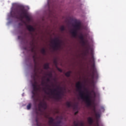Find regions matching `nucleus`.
Wrapping results in <instances>:
<instances>
[{
    "instance_id": "nucleus-1",
    "label": "nucleus",
    "mask_w": 126,
    "mask_h": 126,
    "mask_svg": "<svg viewBox=\"0 0 126 126\" xmlns=\"http://www.w3.org/2000/svg\"><path fill=\"white\" fill-rule=\"evenodd\" d=\"M11 16L12 17H15L17 19L22 20L25 18L28 21H30V17L28 16L27 10L25 7L22 5L15 4L12 7V10L11 11Z\"/></svg>"
},
{
    "instance_id": "nucleus-2",
    "label": "nucleus",
    "mask_w": 126,
    "mask_h": 126,
    "mask_svg": "<svg viewBox=\"0 0 126 126\" xmlns=\"http://www.w3.org/2000/svg\"><path fill=\"white\" fill-rule=\"evenodd\" d=\"M76 87L78 89V91L79 92V95L82 100L86 102L88 106H91V99H90V95L88 94H85V93L82 91L83 88V85L80 82H78L76 84Z\"/></svg>"
},
{
    "instance_id": "nucleus-3",
    "label": "nucleus",
    "mask_w": 126,
    "mask_h": 126,
    "mask_svg": "<svg viewBox=\"0 0 126 126\" xmlns=\"http://www.w3.org/2000/svg\"><path fill=\"white\" fill-rule=\"evenodd\" d=\"M34 74L32 75V78L33 79L34 82L32 83V98H35L36 96V94H37V92L40 90V87H38L37 84L38 83L36 81V77L37 76V72L36 71V65H35V67L33 70Z\"/></svg>"
},
{
    "instance_id": "nucleus-4",
    "label": "nucleus",
    "mask_w": 126,
    "mask_h": 126,
    "mask_svg": "<svg viewBox=\"0 0 126 126\" xmlns=\"http://www.w3.org/2000/svg\"><path fill=\"white\" fill-rule=\"evenodd\" d=\"M41 86H45V87L42 88V91L45 92V93H47V90L50 91V93L51 95H56L57 99H61L62 98V92H58V90L56 89H51L50 88H47L49 86V85L47 84V83L42 81L41 82ZM55 92H57V93L55 94Z\"/></svg>"
},
{
    "instance_id": "nucleus-5",
    "label": "nucleus",
    "mask_w": 126,
    "mask_h": 126,
    "mask_svg": "<svg viewBox=\"0 0 126 126\" xmlns=\"http://www.w3.org/2000/svg\"><path fill=\"white\" fill-rule=\"evenodd\" d=\"M91 62L93 63L92 65V74L91 75V77L92 80H94V78L97 79L99 77V74H98V71H97V68L95 66V61L94 60V56H92L91 58Z\"/></svg>"
},
{
    "instance_id": "nucleus-6",
    "label": "nucleus",
    "mask_w": 126,
    "mask_h": 126,
    "mask_svg": "<svg viewBox=\"0 0 126 126\" xmlns=\"http://www.w3.org/2000/svg\"><path fill=\"white\" fill-rule=\"evenodd\" d=\"M47 108V102L41 101L38 104V111L39 112H42V108L44 110H46Z\"/></svg>"
},
{
    "instance_id": "nucleus-7",
    "label": "nucleus",
    "mask_w": 126,
    "mask_h": 126,
    "mask_svg": "<svg viewBox=\"0 0 126 126\" xmlns=\"http://www.w3.org/2000/svg\"><path fill=\"white\" fill-rule=\"evenodd\" d=\"M54 43L53 49L54 50H59L61 48V42H53Z\"/></svg>"
},
{
    "instance_id": "nucleus-8",
    "label": "nucleus",
    "mask_w": 126,
    "mask_h": 126,
    "mask_svg": "<svg viewBox=\"0 0 126 126\" xmlns=\"http://www.w3.org/2000/svg\"><path fill=\"white\" fill-rule=\"evenodd\" d=\"M75 30H80V28H81V25L80 24V23L77 22L76 23V24L74 25Z\"/></svg>"
},
{
    "instance_id": "nucleus-9",
    "label": "nucleus",
    "mask_w": 126,
    "mask_h": 126,
    "mask_svg": "<svg viewBox=\"0 0 126 126\" xmlns=\"http://www.w3.org/2000/svg\"><path fill=\"white\" fill-rule=\"evenodd\" d=\"M27 28L30 32H33V31H35V29L32 27L31 25H29L27 27Z\"/></svg>"
},
{
    "instance_id": "nucleus-10",
    "label": "nucleus",
    "mask_w": 126,
    "mask_h": 126,
    "mask_svg": "<svg viewBox=\"0 0 126 126\" xmlns=\"http://www.w3.org/2000/svg\"><path fill=\"white\" fill-rule=\"evenodd\" d=\"M94 113L95 115V118L97 120V126H99V123H98V120L100 118V114L96 113V111L94 110Z\"/></svg>"
},
{
    "instance_id": "nucleus-11",
    "label": "nucleus",
    "mask_w": 126,
    "mask_h": 126,
    "mask_svg": "<svg viewBox=\"0 0 126 126\" xmlns=\"http://www.w3.org/2000/svg\"><path fill=\"white\" fill-rule=\"evenodd\" d=\"M77 30H73V31L71 32L72 35L73 37H76L77 36Z\"/></svg>"
},
{
    "instance_id": "nucleus-12",
    "label": "nucleus",
    "mask_w": 126,
    "mask_h": 126,
    "mask_svg": "<svg viewBox=\"0 0 126 126\" xmlns=\"http://www.w3.org/2000/svg\"><path fill=\"white\" fill-rule=\"evenodd\" d=\"M49 120L48 122L49 124L50 125H53V124H54V119L52 117H49Z\"/></svg>"
},
{
    "instance_id": "nucleus-13",
    "label": "nucleus",
    "mask_w": 126,
    "mask_h": 126,
    "mask_svg": "<svg viewBox=\"0 0 126 126\" xmlns=\"http://www.w3.org/2000/svg\"><path fill=\"white\" fill-rule=\"evenodd\" d=\"M88 122L90 125H92L93 124V119L91 117H89L88 118Z\"/></svg>"
},
{
    "instance_id": "nucleus-14",
    "label": "nucleus",
    "mask_w": 126,
    "mask_h": 126,
    "mask_svg": "<svg viewBox=\"0 0 126 126\" xmlns=\"http://www.w3.org/2000/svg\"><path fill=\"white\" fill-rule=\"evenodd\" d=\"M53 42H58V43H61V41L59 38H56L55 39L51 41V43L53 44Z\"/></svg>"
},
{
    "instance_id": "nucleus-15",
    "label": "nucleus",
    "mask_w": 126,
    "mask_h": 126,
    "mask_svg": "<svg viewBox=\"0 0 126 126\" xmlns=\"http://www.w3.org/2000/svg\"><path fill=\"white\" fill-rule=\"evenodd\" d=\"M50 66L49 65V63H46L45 64H44V69H49Z\"/></svg>"
},
{
    "instance_id": "nucleus-16",
    "label": "nucleus",
    "mask_w": 126,
    "mask_h": 126,
    "mask_svg": "<svg viewBox=\"0 0 126 126\" xmlns=\"http://www.w3.org/2000/svg\"><path fill=\"white\" fill-rule=\"evenodd\" d=\"M72 107L74 109V110H76V109H77L78 107V104L77 103H75L74 104H72Z\"/></svg>"
},
{
    "instance_id": "nucleus-17",
    "label": "nucleus",
    "mask_w": 126,
    "mask_h": 126,
    "mask_svg": "<svg viewBox=\"0 0 126 126\" xmlns=\"http://www.w3.org/2000/svg\"><path fill=\"white\" fill-rule=\"evenodd\" d=\"M66 105L67 107H68V108H70V107H72V104H71V103H70V102H66Z\"/></svg>"
},
{
    "instance_id": "nucleus-18",
    "label": "nucleus",
    "mask_w": 126,
    "mask_h": 126,
    "mask_svg": "<svg viewBox=\"0 0 126 126\" xmlns=\"http://www.w3.org/2000/svg\"><path fill=\"white\" fill-rule=\"evenodd\" d=\"M81 126H83V123H80ZM79 124L78 123H76V122L74 121V126H78Z\"/></svg>"
},
{
    "instance_id": "nucleus-19",
    "label": "nucleus",
    "mask_w": 126,
    "mask_h": 126,
    "mask_svg": "<svg viewBox=\"0 0 126 126\" xmlns=\"http://www.w3.org/2000/svg\"><path fill=\"white\" fill-rule=\"evenodd\" d=\"M41 53L42 55H46V49H45V48H42L41 50Z\"/></svg>"
},
{
    "instance_id": "nucleus-20",
    "label": "nucleus",
    "mask_w": 126,
    "mask_h": 126,
    "mask_svg": "<svg viewBox=\"0 0 126 126\" xmlns=\"http://www.w3.org/2000/svg\"><path fill=\"white\" fill-rule=\"evenodd\" d=\"M70 73H71V71H68V72L65 73V75L67 77H69V76H70Z\"/></svg>"
},
{
    "instance_id": "nucleus-21",
    "label": "nucleus",
    "mask_w": 126,
    "mask_h": 126,
    "mask_svg": "<svg viewBox=\"0 0 126 126\" xmlns=\"http://www.w3.org/2000/svg\"><path fill=\"white\" fill-rule=\"evenodd\" d=\"M79 38L81 41H83V40H84V36H83V35L81 34L79 36Z\"/></svg>"
},
{
    "instance_id": "nucleus-22",
    "label": "nucleus",
    "mask_w": 126,
    "mask_h": 126,
    "mask_svg": "<svg viewBox=\"0 0 126 126\" xmlns=\"http://www.w3.org/2000/svg\"><path fill=\"white\" fill-rule=\"evenodd\" d=\"M27 110H30L31 109V103H29L27 106Z\"/></svg>"
},
{
    "instance_id": "nucleus-23",
    "label": "nucleus",
    "mask_w": 126,
    "mask_h": 126,
    "mask_svg": "<svg viewBox=\"0 0 126 126\" xmlns=\"http://www.w3.org/2000/svg\"><path fill=\"white\" fill-rule=\"evenodd\" d=\"M35 122H36V125L37 126H39V120H38V118H36V119H35Z\"/></svg>"
},
{
    "instance_id": "nucleus-24",
    "label": "nucleus",
    "mask_w": 126,
    "mask_h": 126,
    "mask_svg": "<svg viewBox=\"0 0 126 126\" xmlns=\"http://www.w3.org/2000/svg\"><path fill=\"white\" fill-rule=\"evenodd\" d=\"M61 31H64V26H62L60 28Z\"/></svg>"
},
{
    "instance_id": "nucleus-25",
    "label": "nucleus",
    "mask_w": 126,
    "mask_h": 126,
    "mask_svg": "<svg viewBox=\"0 0 126 126\" xmlns=\"http://www.w3.org/2000/svg\"><path fill=\"white\" fill-rule=\"evenodd\" d=\"M47 75L49 76V77H52V76H53V74H52V73H49L47 74Z\"/></svg>"
},
{
    "instance_id": "nucleus-26",
    "label": "nucleus",
    "mask_w": 126,
    "mask_h": 126,
    "mask_svg": "<svg viewBox=\"0 0 126 126\" xmlns=\"http://www.w3.org/2000/svg\"><path fill=\"white\" fill-rule=\"evenodd\" d=\"M82 43L83 45H85V44H86V42L84 41V40H82Z\"/></svg>"
},
{
    "instance_id": "nucleus-27",
    "label": "nucleus",
    "mask_w": 126,
    "mask_h": 126,
    "mask_svg": "<svg viewBox=\"0 0 126 126\" xmlns=\"http://www.w3.org/2000/svg\"><path fill=\"white\" fill-rule=\"evenodd\" d=\"M59 71H60V72H62L63 71V70H62V69L60 68H58Z\"/></svg>"
},
{
    "instance_id": "nucleus-28",
    "label": "nucleus",
    "mask_w": 126,
    "mask_h": 126,
    "mask_svg": "<svg viewBox=\"0 0 126 126\" xmlns=\"http://www.w3.org/2000/svg\"><path fill=\"white\" fill-rule=\"evenodd\" d=\"M92 92L94 93V97H95L96 96V94L93 91H92Z\"/></svg>"
},
{
    "instance_id": "nucleus-29",
    "label": "nucleus",
    "mask_w": 126,
    "mask_h": 126,
    "mask_svg": "<svg viewBox=\"0 0 126 126\" xmlns=\"http://www.w3.org/2000/svg\"><path fill=\"white\" fill-rule=\"evenodd\" d=\"M47 81L48 82H49L50 81V78H48L47 79H46Z\"/></svg>"
},
{
    "instance_id": "nucleus-30",
    "label": "nucleus",
    "mask_w": 126,
    "mask_h": 126,
    "mask_svg": "<svg viewBox=\"0 0 126 126\" xmlns=\"http://www.w3.org/2000/svg\"><path fill=\"white\" fill-rule=\"evenodd\" d=\"M32 52H34V48H32Z\"/></svg>"
},
{
    "instance_id": "nucleus-31",
    "label": "nucleus",
    "mask_w": 126,
    "mask_h": 126,
    "mask_svg": "<svg viewBox=\"0 0 126 126\" xmlns=\"http://www.w3.org/2000/svg\"><path fill=\"white\" fill-rule=\"evenodd\" d=\"M87 52L89 53V50H88V49H87Z\"/></svg>"
},
{
    "instance_id": "nucleus-32",
    "label": "nucleus",
    "mask_w": 126,
    "mask_h": 126,
    "mask_svg": "<svg viewBox=\"0 0 126 126\" xmlns=\"http://www.w3.org/2000/svg\"><path fill=\"white\" fill-rule=\"evenodd\" d=\"M77 113H78V112H76L75 113V115H76L77 114Z\"/></svg>"
},
{
    "instance_id": "nucleus-33",
    "label": "nucleus",
    "mask_w": 126,
    "mask_h": 126,
    "mask_svg": "<svg viewBox=\"0 0 126 126\" xmlns=\"http://www.w3.org/2000/svg\"><path fill=\"white\" fill-rule=\"evenodd\" d=\"M57 89H58V90L60 89V88H58Z\"/></svg>"
},
{
    "instance_id": "nucleus-34",
    "label": "nucleus",
    "mask_w": 126,
    "mask_h": 126,
    "mask_svg": "<svg viewBox=\"0 0 126 126\" xmlns=\"http://www.w3.org/2000/svg\"><path fill=\"white\" fill-rule=\"evenodd\" d=\"M36 114H38V112H36Z\"/></svg>"
},
{
    "instance_id": "nucleus-35",
    "label": "nucleus",
    "mask_w": 126,
    "mask_h": 126,
    "mask_svg": "<svg viewBox=\"0 0 126 126\" xmlns=\"http://www.w3.org/2000/svg\"><path fill=\"white\" fill-rule=\"evenodd\" d=\"M34 62H35V59L34 60Z\"/></svg>"
}]
</instances>
